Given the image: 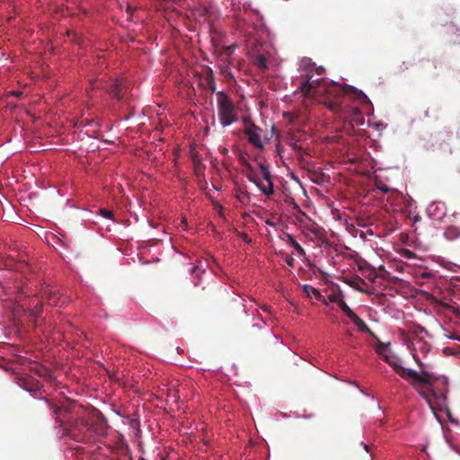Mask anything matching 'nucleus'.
Listing matches in <instances>:
<instances>
[{"mask_svg":"<svg viewBox=\"0 0 460 460\" xmlns=\"http://www.w3.org/2000/svg\"><path fill=\"white\" fill-rule=\"evenodd\" d=\"M307 80L300 86V92L304 95L312 96L313 98H319L322 95H336L339 91H343L346 93L354 91L350 85L341 87L335 82H330L327 79H313V75H305Z\"/></svg>","mask_w":460,"mask_h":460,"instance_id":"f257e3e1","label":"nucleus"},{"mask_svg":"<svg viewBox=\"0 0 460 460\" xmlns=\"http://www.w3.org/2000/svg\"><path fill=\"white\" fill-rule=\"evenodd\" d=\"M448 382L445 376H433V416L442 424L444 415L451 423L457 421L453 418L452 412L447 403Z\"/></svg>","mask_w":460,"mask_h":460,"instance_id":"f03ea898","label":"nucleus"},{"mask_svg":"<svg viewBox=\"0 0 460 460\" xmlns=\"http://www.w3.org/2000/svg\"><path fill=\"white\" fill-rule=\"evenodd\" d=\"M378 353L380 356L394 367L401 368L402 373L400 375L402 377L409 376L417 383V390L420 394H423L420 391V386L424 384H429V375L428 373H419L410 368H404L401 365V360L398 358L388 348L387 345H382L378 348Z\"/></svg>","mask_w":460,"mask_h":460,"instance_id":"7ed1b4c3","label":"nucleus"},{"mask_svg":"<svg viewBox=\"0 0 460 460\" xmlns=\"http://www.w3.org/2000/svg\"><path fill=\"white\" fill-rule=\"evenodd\" d=\"M217 110L219 120L223 127H227L236 121L237 117L234 110V104L222 92L217 93Z\"/></svg>","mask_w":460,"mask_h":460,"instance_id":"20e7f679","label":"nucleus"},{"mask_svg":"<svg viewBox=\"0 0 460 460\" xmlns=\"http://www.w3.org/2000/svg\"><path fill=\"white\" fill-rule=\"evenodd\" d=\"M259 172L250 175L249 178L264 195H271L274 191L270 172L267 165L259 164Z\"/></svg>","mask_w":460,"mask_h":460,"instance_id":"39448f33","label":"nucleus"},{"mask_svg":"<svg viewBox=\"0 0 460 460\" xmlns=\"http://www.w3.org/2000/svg\"><path fill=\"white\" fill-rule=\"evenodd\" d=\"M433 311L438 315H443L445 320L452 321L453 318H456L460 321V309L457 305L452 300H438L433 296Z\"/></svg>","mask_w":460,"mask_h":460,"instance_id":"423d86ee","label":"nucleus"},{"mask_svg":"<svg viewBox=\"0 0 460 460\" xmlns=\"http://www.w3.org/2000/svg\"><path fill=\"white\" fill-rule=\"evenodd\" d=\"M261 129L252 123L245 125L244 133L248 137V140L257 148H263L265 140L267 137L261 136Z\"/></svg>","mask_w":460,"mask_h":460,"instance_id":"0eeeda50","label":"nucleus"},{"mask_svg":"<svg viewBox=\"0 0 460 460\" xmlns=\"http://www.w3.org/2000/svg\"><path fill=\"white\" fill-rule=\"evenodd\" d=\"M343 313L346 314L347 317H349L353 323L357 326L358 331L363 332H368L369 329L366 323L360 319L349 307L348 305H343Z\"/></svg>","mask_w":460,"mask_h":460,"instance_id":"6e6552de","label":"nucleus"},{"mask_svg":"<svg viewBox=\"0 0 460 460\" xmlns=\"http://www.w3.org/2000/svg\"><path fill=\"white\" fill-rule=\"evenodd\" d=\"M323 304L329 305L331 303H336L341 310L343 312V305H347L343 299V295L340 290H333L327 298L322 297L321 300Z\"/></svg>","mask_w":460,"mask_h":460,"instance_id":"1a4fd4ad","label":"nucleus"},{"mask_svg":"<svg viewBox=\"0 0 460 460\" xmlns=\"http://www.w3.org/2000/svg\"><path fill=\"white\" fill-rule=\"evenodd\" d=\"M303 289L309 298L320 300V301L322 300L323 296L320 293V291L318 289H316L315 288H314L310 285H304Z\"/></svg>","mask_w":460,"mask_h":460,"instance_id":"9d476101","label":"nucleus"},{"mask_svg":"<svg viewBox=\"0 0 460 460\" xmlns=\"http://www.w3.org/2000/svg\"><path fill=\"white\" fill-rule=\"evenodd\" d=\"M433 221L440 220L446 215V208L444 204L433 202Z\"/></svg>","mask_w":460,"mask_h":460,"instance_id":"9b49d317","label":"nucleus"},{"mask_svg":"<svg viewBox=\"0 0 460 460\" xmlns=\"http://www.w3.org/2000/svg\"><path fill=\"white\" fill-rule=\"evenodd\" d=\"M288 237V244L294 249L296 250V252L302 255L304 254V250L303 248L300 246V244L290 235V234H288L287 235Z\"/></svg>","mask_w":460,"mask_h":460,"instance_id":"f8f14e48","label":"nucleus"},{"mask_svg":"<svg viewBox=\"0 0 460 460\" xmlns=\"http://www.w3.org/2000/svg\"><path fill=\"white\" fill-rule=\"evenodd\" d=\"M193 164H194V170L197 176H199L202 173L203 171V165L201 164L200 161L193 156Z\"/></svg>","mask_w":460,"mask_h":460,"instance_id":"ddd939ff","label":"nucleus"},{"mask_svg":"<svg viewBox=\"0 0 460 460\" xmlns=\"http://www.w3.org/2000/svg\"><path fill=\"white\" fill-rule=\"evenodd\" d=\"M300 66L304 67L305 70H311L314 68V66L310 63V61L305 58L301 60Z\"/></svg>","mask_w":460,"mask_h":460,"instance_id":"4468645a","label":"nucleus"},{"mask_svg":"<svg viewBox=\"0 0 460 460\" xmlns=\"http://www.w3.org/2000/svg\"><path fill=\"white\" fill-rule=\"evenodd\" d=\"M415 349L423 350V357L424 358L428 357L429 355V349H424L420 341H417L415 344Z\"/></svg>","mask_w":460,"mask_h":460,"instance_id":"2eb2a0df","label":"nucleus"},{"mask_svg":"<svg viewBox=\"0 0 460 460\" xmlns=\"http://www.w3.org/2000/svg\"><path fill=\"white\" fill-rule=\"evenodd\" d=\"M100 215L105 218L112 219V211L108 209H101L99 211Z\"/></svg>","mask_w":460,"mask_h":460,"instance_id":"dca6fc26","label":"nucleus"},{"mask_svg":"<svg viewBox=\"0 0 460 460\" xmlns=\"http://www.w3.org/2000/svg\"><path fill=\"white\" fill-rule=\"evenodd\" d=\"M122 85V81L121 80H116L115 84H114V87L112 89V92L114 93V94L117 96V98H120L118 94V89L119 87Z\"/></svg>","mask_w":460,"mask_h":460,"instance_id":"f3484780","label":"nucleus"},{"mask_svg":"<svg viewBox=\"0 0 460 460\" xmlns=\"http://www.w3.org/2000/svg\"><path fill=\"white\" fill-rule=\"evenodd\" d=\"M442 351L447 356L455 354L454 348L445 347Z\"/></svg>","mask_w":460,"mask_h":460,"instance_id":"a211bd4d","label":"nucleus"},{"mask_svg":"<svg viewBox=\"0 0 460 460\" xmlns=\"http://www.w3.org/2000/svg\"><path fill=\"white\" fill-rule=\"evenodd\" d=\"M236 198H237L241 202H243V203H244V202H245V200L247 199L246 195H245L244 193H243V192L238 193V194L236 195Z\"/></svg>","mask_w":460,"mask_h":460,"instance_id":"6ab92c4d","label":"nucleus"},{"mask_svg":"<svg viewBox=\"0 0 460 460\" xmlns=\"http://www.w3.org/2000/svg\"><path fill=\"white\" fill-rule=\"evenodd\" d=\"M258 62H259V65L261 66V67H266V59L263 58V57H259L258 58Z\"/></svg>","mask_w":460,"mask_h":460,"instance_id":"aec40b11","label":"nucleus"},{"mask_svg":"<svg viewBox=\"0 0 460 460\" xmlns=\"http://www.w3.org/2000/svg\"><path fill=\"white\" fill-rule=\"evenodd\" d=\"M187 221L185 218H181L179 227H181L182 230L186 229Z\"/></svg>","mask_w":460,"mask_h":460,"instance_id":"412c9836","label":"nucleus"},{"mask_svg":"<svg viewBox=\"0 0 460 460\" xmlns=\"http://www.w3.org/2000/svg\"><path fill=\"white\" fill-rule=\"evenodd\" d=\"M449 233H450V234H451V233H452V234H456V229H455V228L448 229L447 232H445V233H444V234H445L447 238H449Z\"/></svg>","mask_w":460,"mask_h":460,"instance_id":"4be33fe9","label":"nucleus"},{"mask_svg":"<svg viewBox=\"0 0 460 460\" xmlns=\"http://www.w3.org/2000/svg\"><path fill=\"white\" fill-rule=\"evenodd\" d=\"M358 98L361 99L363 102L367 101V97L362 92H359Z\"/></svg>","mask_w":460,"mask_h":460,"instance_id":"5701e85b","label":"nucleus"},{"mask_svg":"<svg viewBox=\"0 0 460 460\" xmlns=\"http://www.w3.org/2000/svg\"><path fill=\"white\" fill-rule=\"evenodd\" d=\"M414 358L416 362L420 366H424L426 364L425 362L421 361L417 355H414Z\"/></svg>","mask_w":460,"mask_h":460,"instance_id":"b1692460","label":"nucleus"},{"mask_svg":"<svg viewBox=\"0 0 460 460\" xmlns=\"http://www.w3.org/2000/svg\"><path fill=\"white\" fill-rule=\"evenodd\" d=\"M454 352H455V354H454V355L460 356V346H456V347L454 349Z\"/></svg>","mask_w":460,"mask_h":460,"instance_id":"393cba45","label":"nucleus"},{"mask_svg":"<svg viewBox=\"0 0 460 460\" xmlns=\"http://www.w3.org/2000/svg\"><path fill=\"white\" fill-rule=\"evenodd\" d=\"M448 338L460 341V335H450V336H448Z\"/></svg>","mask_w":460,"mask_h":460,"instance_id":"a878e982","label":"nucleus"},{"mask_svg":"<svg viewBox=\"0 0 460 460\" xmlns=\"http://www.w3.org/2000/svg\"><path fill=\"white\" fill-rule=\"evenodd\" d=\"M328 107L331 109V110H334L336 108V103L334 102H329L328 103Z\"/></svg>","mask_w":460,"mask_h":460,"instance_id":"bb28decb","label":"nucleus"},{"mask_svg":"<svg viewBox=\"0 0 460 460\" xmlns=\"http://www.w3.org/2000/svg\"><path fill=\"white\" fill-rule=\"evenodd\" d=\"M423 396H424V398L426 399L427 403L429 404V407H431V401H430V399H429L427 395H424V394H423Z\"/></svg>","mask_w":460,"mask_h":460,"instance_id":"cd10ccee","label":"nucleus"},{"mask_svg":"<svg viewBox=\"0 0 460 460\" xmlns=\"http://www.w3.org/2000/svg\"><path fill=\"white\" fill-rule=\"evenodd\" d=\"M352 111L354 114H360V111L358 108H353Z\"/></svg>","mask_w":460,"mask_h":460,"instance_id":"c85d7f7f","label":"nucleus"},{"mask_svg":"<svg viewBox=\"0 0 460 460\" xmlns=\"http://www.w3.org/2000/svg\"><path fill=\"white\" fill-rule=\"evenodd\" d=\"M291 146H292V147H293L294 149H300V148H301V146H298V145H296V143L291 144Z\"/></svg>","mask_w":460,"mask_h":460,"instance_id":"c756f323","label":"nucleus"},{"mask_svg":"<svg viewBox=\"0 0 460 460\" xmlns=\"http://www.w3.org/2000/svg\"><path fill=\"white\" fill-rule=\"evenodd\" d=\"M292 261H293V259H289V260L288 261V265L292 266Z\"/></svg>","mask_w":460,"mask_h":460,"instance_id":"7c9ffc66","label":"nucleus"},{"mask_svg":"<svg viewBox=\"0 0 460 460\" xmlns=\"http://www.w3.org/2000/svg\"><path fill=\"white\" fill-rule=\"evenodd\" d=\"M364 448L367 451L368 450V447L367 445H364Z\"/></svg>","mask_w":460,"mask_h":460,"instance_id":"2f4dec72","label":"nucleus"},{"mask_svg":"<svg viewBox=\"0 0 460 460\" xmlns=\"http://www.w3.org/2000/svg\"><path fill=\"white\" fill-rule=\"evenodd\" d=\"M13 95H18V94H19V93H18V92H13Z\"/></svg>","mask_w":460,"mask_h":460,"instance_id":"473e14b6","label":"nucleus"},{"mask_svg":"<svg viewBox=\"0 0 460 460\" xmlns=\"http://www.w3.org/2000/svg\"><path fill=\"white\" fill-rule=\"evenodd\" d=\"M359 124H363V119H360Z\"/></svg>","mask_w":460,"mask_h":460,"instance_id":"72a5a7b5","label":"nucleus"}]
</instances>
